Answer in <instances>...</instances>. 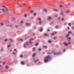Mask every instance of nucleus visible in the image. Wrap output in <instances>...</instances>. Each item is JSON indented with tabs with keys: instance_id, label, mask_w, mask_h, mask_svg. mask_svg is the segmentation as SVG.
I'll use <instances>...</instances> for the list:
<instances>
[{
	"instance_id": "obj_2",
	"label": "nucleus",
	"mask_w": 74,
	"mask_h": 74,
	"mask_svg": "<svg viewBox=\"0 0 74 74\" xmlns=\"http://www.w3.org/2000/svg\"><path fill=\"white\" fill-rule=\"evenodd\" d=\"M2 11L3 12L5 13V14H7V12H8V10H7V9H5L3 8L2 9Z\"/></svg>"
},
{
	"instance_id": "obj_22",
	"label": "nucleus",
	"mask_w": 74,
	"mask_h": 74,
	"mask_svg": "<svg viewBox=\"0 0 74 74\" xmlns=\"http://www.w3.org/2000/svg\"><path fill=\"white\" fill-rule=\"evenodd\" d=\"M68 33V34H69V33L71 34V31H69Z\"/></svg>"
},
{
	"instance_id": "obj_36",
	"label": "nucleus",
	"mask_w": 74,
	"mask_h": 74,
	"mask_svg": "<svg viewBox=\"0 0 74 74\" xmlns=\"http://www.w3.org/2000/svg\"><path fill=\"white\" fill-rule=\"evenodd\" d=\"M3 51V49L2 48L1 50V51L2 52V51Z\"/></svg>"
},
{
	"instance_id": "obj_7",
	"label": "nucleus",
	"mask_w": 74,
	"mask_h": 74,
	"mask_svg": "<svg viewBox=\"0 0 74 74\" xmlns=\"http://www.w3.org/2000/svg\"><path fill=\"white\" fill-rule=\"evenodd\" d=\"M44 36H48V34L47 33H45L44 34Z\"/></svg>"
},
{
	"instance_id": "obj_50",
	"label": "nucleus",
	"mask_w": 74,
	"mask_h": 74,
	"mask_svg": "<svg viewBox=\"0 0 74 74\" xmlns=\"http://www.w3.org/2000/svg\"><path fill=\"white\" fill-rule=\"evenodd\" d=\"M21 24L22 23H23V21H21Z\"/></svg>"
},
{
	"instance_id": "obj_35",
	"label": "nucleus",
	"mask_w": 74,
	"mask_h": 74,
	"mask_svg": "<svg viewBox=\"0 0 74 74\" xmlns=\"http://www.w3.org/2000/svg\"><path fill=\"white\" fill-rule=\"evenodd\" d=\"M38 51H41V48H39L38 49Z\"/></svg>"
},
{
	"instance_id": "obj_47",
	"label": "nucleus",
	"mask_w": 74,
	"mask_h": 74,
	"mask_svg": "<svg viewBox=\"0 0 74 74\" xmlns=\"http://www.w3.org/2000/svg\"><path fill=\"white\" fill-rule=\"evenodd\" d=\"M12 20H13L14 21V20H15V18H12Z\"/></svg>"
},
{
	"instance_id": "obj_57",
	"label": "nucleus",
	"mask_w": 74,
	"mask_h": 74,
	"mask_svg": "<svg viewBox=\"0 0 74 74\" xmlns=\"http://www.w3.org/2000/svg\"><path fill=\"white\" fill-rule=\"evenodd\" d=\"M1 65H0V68L1 67Z\"/></svg>"
},
{
	"instance_id": "obj_42",
	"label": "nucleus",
	"mask_w": 74,
	"mask_h": 74,
	"mask_svg": "<svg viewBox=\"0 0 74 74\" xmlns=\"http://www.w3.org/2000/svg\"><path fill=\"white\" fill-rule=\"evenodd\" d=\"M62 21H64V18H62Z\"/></svg>"
},
{
	"instance_id": "obj_6",
	"label": "nucleus",
	"mask_w": 74,
	"mask_h": 74,
	"mask_svg": "<svg viewBox=\"0 0 74 74\" xmlns=\"http://www.w3.org/2000/svg\"><path fill=\"white\" fill-rule=\"evenodd\" d=\"M59 53H54V55H59Z\"/></svg>"
},
{
	"instance_id": "obj_21",
	"label": "nucleus",
	"mask_w": 74,
	"mask_h": 74,
	"mask_svg": "<svg viewBox=\"0 0 74 74\" xmlns=\"http://www.w3.org/2000/svg\"><path fill=\"white\" fill-rule=\"evenodd\" d=\"M1 25H2V26H3V25H4V23H0Z\"/></svg>"
},
{
	"instance_id": "obj_40",
	"label": "nucleus",
	"mask_w": 74,
	"mask_h": 74,
	"mask_svg": "<svg viewBox=\"0 0 74 74\" xmlns=\"http://www.w3.org/2000/svg\"><path fill=\"white\" fill-rule=\"evenodd\" d=\"M9 40H10V41H12V39H9Z\"/></svg>"
},
{
	"instance_id": "obj_51",
	"label": "nucleus",
	"mask_w": 74,
	"mask_h": 74,
	"mask_svg": "<svg viewBox=\"0 0 74 74\" xmlns=\"http://www.w3.org/2000/svg\"><path fill=\"white\" fill-rule=\"evenodd\" d=\"M72 29H74V27H72Z\"/></svg>"
},
{
	"instance_id": "obj_29",
	"label": "nucleus",
	"mask_w": 74,
	"mask_h": 74,
	"mask_svg": "<svg viewBox=\"0 0 74 74\" xmlns=\"http://www.w3.org/2000/svg\"><path fill=\"white\" fill-rule=\"evenodd\" d=\"M20 57L21 58H23V55H21L20 56Z\"/></svg>"
},
{
	"instance_id": "obj_31",
	"label": "nucleus",
	"mask_w": 74,
	"mask_h": 74,
	"mask_svg": "<svg viewBox=\"0 0 74 74\" xmlns=\"http://www.w3.org/2000/svg\"><path fill=\"white\" fill-rule=\"evenodd\" d=\"M43 47L45 48H47V46H44Z\"/></svg>"
},
{
	"instance_id": "obj_45",
	"label": "nucleus",
	"mask_w": 74,
	"mask_h": 74,
	"mask_svg": "<svg viewBox=\"0 0 74 74\" xmlns=\"http://www.w3.org/2000/svg\"><path fill=\"white\" fill-rule=\"evenodd\" d=\"M5 63V62H4L3 63V64H4Z\"/></svg>"
},
{
	"instance_id": "obj_18",
	"label": "nucleus",
	"mask_w": 74,
	"mask_h": 74,
	"mask_svg": "<svg viewBox=\"0 0 74 74\" xmlns=\"http://www.w3.org/2000/svg\"><path fill=\"white\" fill-rule=\"evenodd\" d=\"M5 68L6 69H8V68H9V67H8V66H6L5 67Z\"/></svg>"
},
{
	"instance_id": "obj_24",
	"label": "nucleus",
	"mask_w": 74,
	"mask_h": 74,
	"mask_svg": "<svg viewBox=\"0 0 74 74\" xmlns=\"http://www.w3.org/2000/svg\"><path fill=\"white\" fill-rule=\"evenodd\" d=\"M54 35H55V34H54V33H53L51 34V36H54Z\"/></svg>"
},
{
	"instance_id": "obj_8",
	"label": "nucleus",
	"mask_w": 74,
	"mask_h": 74,
	"mask_svg": "<svg viewBox=\"0 0 74 74\" xmlns=\"http://www.w3.org/2000/svg\"><path fill=\"white\" fill-rule=\"evenodd\" d=\"M29 41H32V40H34V38H31L29 39Z\"/></svg>"
},
{
	"instance_id": "obj_38",
	"label": "nucleus",
	"mask_w": 74,
	"mask_h": 74,
	"mask_svg": "<svg viewBox=\"0 0 74 74\" xmlns=\"http://www.w3.org/2000/svg\"><path fill=\"white\" fill-rule=\"evenodd\" d=\"M71 23H69V26H71Z\"/></svg>"
},
{
	"instance_id": "obj_61",
	"label": "nucleus",
	"mask_w": 74,
	"mask_h": 74,
	"mask_svg": "<svg viewBox=\"0 0 74 74\" xmlns=\"http://www.w3.org/2000/svg\"><path fill=\"white\" fill-rule=\"evenodd\" d=\"M35 48L34 47V48H33V49H35Z\"/></svg>"
},
{
	"instance_id": "obj_60",
	"label": "nucleus",
	"mask_w": 74,
	"mask_h": 74,
	"mask_svg": "<svg viewBox=\"0 0 74 74\" xmlns=\"http://www.w3.org/2000/svg\"><path fill=\"white\" fill-rule=\"evenodd\" d=\"M25 45H26V44H25L24 45V46H25Z\"/></svg>"
},
{
	"instance_id": "obj_14",
	"label": "nucleus",
	"mask_w": 74,
	"mask_h": 74,
	"mask_svg": "<svg viewBox=\"0 0 74 74\" xmlns=\"http://www.w3.org/2000/svg\"><path fill=\"white\" fill-rule=\"evenodd\" d=\"M44 10H45V12H47V9L45 8H44Z\"/></svg>"
},
{
	"instance_id": "obj_12",
	"label": "nucleus",
	"mask_w": 74,
	"mask_h": 74,
	"mask_svg": "<svg viewBox=\"0 0 74 74\" xmlns=\"http://www.w3.org/2000/svg\"><path fill=\"white\" fill-rule=\"evenodd\" d=\"M66 12L67 13H69V12H70V10H68L66 11Z\"/></svg>"
},
{
	"instance_id": "obj_16",
	"label": "nucleus",
	"mask_w": 74,
	"mask_h": 74,
	"mask_svg": "<svg viewBox=\"0 0 74 74\" xmlns=\"http://www.w3.org/2000/svg\"><path fill=\"white\" fill-rule=\"evenodd\" d=\"M5 10H8V7H7V6H6V7L5 8Z\"/></svg>"
},
{
	"instance_id": "obj_11",
	"label": "nucleus",
	"mask_w": 74,
	"mask_h": 74,
	"mask_svg": "<svg viewBox=\"0 0 74 74\" xmlns=\"http://www.w3.org/2000/svg\"><path fill=\"white\" fill-rule=\"evenodd\" d=\"M21 63L22 64H25V63H24V62H23V61H21Z\"/></svg>"
},
{
	"instance_id": "obj_32",
	"label": "nucleus",
	"mask_w": 74,
	"mask_h": 74,
	"mask_svg": "<svg viewBox=\"0 0 74 74\" xmlns=\"http://www.w3.org/2000/svg\"><path fill=\"white\" fill-rule=\"evenodd\" d=\"M48 19H51V18L50 17H49L48 18Z\"/></svg>"
},
{
	"instance_id": "obj_54",
	"label": "nucleus",
	"mask_w": 74,
	"mask_h": 74,
	"mask_svg": "<svg viewBox=\"0 0 74 74\" xmlns=\"http://www.w3.org/2000/svg\"><path fill=\"white\" fill-rule=\"evenodd\" d=\"M68 30H69V27H68Z\"/></svg>"
},
{
	"instance_id": "obj_52",
	"label": "nucleus",
	"mask_w": 74,
	"mask_h": 74,
	"mask_svg": "<svg viewBox=\"0 0 74 74\" xmlns=\"http://www.w3.org/2000/svg\"><path fill=\"white\" fill-rule=\"evenodd\" d=\"M14 51H16V49H14Z\"/></svg>"
},
{
	"instance_id": "obj_28",
	"label": "nucleus",
	"mask_w": 74,
	"mask_h": 74,
	"mask_svg": "<svg viewBox=\"0 0 74 74\" xmlns=\"http://www.w3.org/2000/svg\"><path fill=\"white\" fill-rule=\"evenodd\" d=\"M68 36H69V34H67L66 37V38L68 37Z\"/></svg>"
},
{
	"instance_id": "obj_20",
	"label": "nucleus",
	"mask_w": 74,
	"mask_h": 74,
	"mask_svg": "<svg viewBox=\"0 0 74 74\" xmlns=\"http://www.w3.org/2000/svg\"><path fill=\"white\" fill-rule=\"evenodd\" d=\"M49 43H51V40H49L48 41Z\"/></svg>"
},
{
	"instance_id": "obj_25",
	"label": "nucleus",
	"mask_w": 74,
	"mask_h": 74,
	"mask_svg": "<svg viewBox=\"0 0 74 74\" xmlns=\"http://www.w3.org/2000/svg\"><path fill=\"white\" fill-rule=\"evenodd\" d=\"M11 47V45H9L8 46V48H9V47Z\"/></svg>"
},
{
	"instance_id": "obj_15",
	"label": "nucleus",
	"mask_w": 74,
	"mask_h": 74,
	"mask_svg": "<svg viewBox=\"0 0 74 74\" xmlns=\"http://www.w3.org/2000/svg\"><path fill=\"white\" fill-rule=\"evenodd\" d=\"M12 54H13V55H16V53H15L14 52H12Z\"/></svg>"
},
{
	"instance_id": "obj_56",
	"label": "nucleus",
	"mask_w": 74,
	"mask_h": 74,
	"mask_svg": "<svg viewBox=\"0 0 74 74\" xmlns=\"http://www.w3.org/2000/svg\"><path fill=\"white\" fill-rule=\"evenodd\" d=\"M26 44H27V42H26Z\"/></svg>"
},
{
	"instance_id": "obj_58",
	"label": "nucleus",
	"mask_w": 74,
	"mask_h": 74,
	"mask_svg": "<svg viewBox=\"0 0 74 74\" xmlns=\"http://www.w3.org/2000/svg\"><path fill=\"white\" fill-rule=\"evenodd\" d=\"M16 27H17V26L16 25Z\"/></svg>"
},
{
	"instance_id": "obj_64",
	"label": "nucleus",
	"mask_w": 74,
	"mask_h": 74,
	"mask_svg": "<svg viewBox=\"0 0 74 74\" xmlns=\"http://www.w3.org/2000/svg\"><path fill=\"white\" fill-rule=\"evenodd\" d=\"M10 51H11V50H10Z\"/></svg>"
},
{
	"instance_id": "obj_30",
	"label": "nucleus",
	"mask_w": 74,
	"mask_h": 74,
	"mask_svg": "<svg viewBox=\"0 0 74 74\" xmlns=\"http://www.w3.org/2000/svg\"><path fill=\"white\" fill-rule=\"evenodd\" d=\"M24 17H26L27 16V15H26V14H25L24 15Z\"/></svg>"
},
{
	"instance_id": "obj_5",
	"label": "nucleus",
	"mask_w": 74,
	"mask_h": 74,
	"mask_svg": "<svg viewBox=\"0 0 74 74\" xmlns=\"http://www.w3.org/2000/svg\"><path fill=\"white\" fill-rule=\"evenodd\" d=\"M26 26H30V24L29 23H26Z\"/></svg>"
},
{
	"instance_id": "obj_55",
	"label": "nucleus",
	"mask_w": 74,
	"mask_h": 74,
	"mask_svg": "<svg viewBox=\"0 0 74 74\" xmlns=\"http://www.w3.org/2000/svg\"><path fill=\"white\" fill-rule=\"evenodd\" d=\"M48 53V54H49V53H50V52H49V53Z\"/></svg>"
},
{
	"instance_id": "obj_59",
	"label": "nucleus",
	"mask_w": 74,
	"mask_h": 74,
	"mask_svg": "<svg viewBox=\"0 0 74 74\" xmlns=\"http://www.w3.org/2000/svg\"><path fill=\"white\" fill-rule=\"evenodd\" d=\"M33 51H35V50H33Z\"/></svg>"
},
{
	"instance_id": "obj_46",
	"label": "nucleus",
	"mask_w": 74,
	"mask_h": 74,
	"mask_svg": "<svg viewBox=\"0 0 74 74\" xmlns=\"http://www.w3.org/2000/svg\"><path fill=\"white\" fill-rule=\"evenodd\" d=\"M69 44H71V42H69L68 43Z\"/></svg>"
},
{
	"instance_id": "obj_4",
	"label": "nucleus",
	"mask_w": 74,
	"mask_h": 74,
	"mask_svg": "<svg viewBox=\"0 0 74 74\" xmlns=\"http://www.w3.org/2000/svg\"><path fill=\"white\" fill-rule=\"evenodd\" d=\"M38 19H39L40 22V24H41V23H42V21H41V18L40 17L38 18Z\"/></svg>"
},
{
	"instance_id": "obj_43",
	"label": "nucleus",
	"mask_w": 74,
	"mask_h": 74,
	"mask_svg": "<svg viewBox=\"0 0 74 74\" xmlns=\"http://www.w3.org/2000/svg\"><path fill=\"white\" fill-rule=\"evenodd\" d=\"M22 4H23V5H25V3H23Z\"/></svg>"
},
{
	"instance_id": "obj_13",
	"label": "nucleus",
	"mask_w": 74,
	"mask_h": 74,
	"mask_svg": "<svg viewBox=\"0 0 74 74\" xmlns=\"http://www.w3.org/2000/svg\"><path fill=\"white\" fill-rule=\"evenodd\" d=\"M36 56V53H34L33 54L32 56H33V57H34V56Z\"/></svg>"
},
{
	"instance_id": "obj_19",
	"label": "nucleus",
	"mask_w": 74,
	"mask_h": 74,
	"mask_svg": "<svg viewBox=\"0 0 74 74\" xmlns=\"http://www.w3.org/2000/svg\"><path fill=\"white\" fill-rule=\"evenodd\" d=\"M53 10L55 11H58V10L56 9H53Z\"/></svg>"
},
{
	"instance_id": "obj_44",
	"label": "nucleus",
	"mask_w": 74,
	"mask_h": 74,
	"mask_svg": "<svg viewBox=\"0 0 74 74\" xmlns=\"http://www.w3.org/2000/svg\"><path fill=\"white\" fill-rule=\"evenodd\" d=\"M7 41V39H6L5 40V41Z\"/></svg>"
},
{
	"instance_id": "obj_37",
	"label": "nucleus",
	"mask_w": 74,
	"mask_h": 74,
	"mask_svg": "<svg viewBox=\"0 0 74 74\" xmlns=\"http://www.w3.org/2000/svg\"><path fill=\"white\" fill-rule=\"evenodd\" d=\"M62 7H63V6L62 5H60V7L61 8H62Z\"/></svg>"
},
{
	"instance_id": "obj_3",
	"label": "nucleus",
	"mask_w": 74,
	"mask_h": 74,
	"mask_svg": "<svg viewBox=\"0 0 74 74\" xmlns=\"http://www.w3.org/2000/svg\"><path fill=\"white\" fill-rule=\"evenodd\" d=\"M16 5H17L18 6H20V7H22V5L21 3H17L16 4Z\"/></svg>"
},
{
	"instance_id": "obj_63",
	"label": "nucleus",
	"mask_w": 74,
	"mask_h": 74,
	"mask_svg": "<svg viewBox=\"0 0 74 74\" xmlns=\"http://www.w3.org/2000/svg\"><path fill=\"white\" fill-rule=\"evenodd\" d=\"M1 57H0V59H1Z\"/></svg>"
},
{
	"instance_id": "obj_23",
	"label": "nucleus",
	"mask_w": 74,
	"mask_h": 74,
	"mask_svg": "<svg viewBox=\"0 0 74 74\" xmlns=\"http://www.w3.org/2000/svg\"><path fill=\"white\" fill-rule=\"evenodd\" d=\"M37 45H38V43H36L35 44V46H37Z\"/></svg>"
},
{
	"instance_id": "obj_62",
	"label": "nucleus",
	"mask_w": 74,
	"mask_h": 74,
	"mask_svg": "<svg viewBox=\"0 0 74 74\" xmlns=\"http://www.w3.org/2000/svg\"><path fill=\"white\" fill-rule=\"evenodd\" d=\"M73 25H74V23H73Z\"/></svg>"
},
{
	"instance_id": "obj_9",
	"label": "nucleus",
	"mask_w": 74,
	"mask_h": 74,
	"mask_svg": "<svg viewBox=\"0 0 74 74\" xmlns=\"http://www.w3.org/2000/svg\"><path fill=\"white\" fill-rule=\"evenodd\" d=\"M64 44L65 45H66V46H67V45H68V44L66 43L65 42L64 43Z\"/></svg>"
},
{
	"instance_id": "obj_10",
	"label": "nucleus",
	"mask_w": 74,
	"mask_h": 74,
	"mask_svg": "<svg viewBox=\"0 0 74 74\" xmlns=\"http://www.w3.org/2000/svg\"><path fill=\"white\" fill-rule=\"evenodd\" d=\"M67 39H68V40L69 41H70V39H71L70 38V37L68 38Z\"/></svg>"
},
{
	"instance_id": "obj_48",
	"label": "nucleus",
	"mask_w": 74,
	"mask_h": 74,
	"mask_svg": "<svg viewBox=\"0 0 74 74\" xmlns=\"http://www.w3.org/2000/svg\"><path fill=\"white\" fill-rule=\"evenodd\" d=\"M58 19H59V20H60V18H58Z\"/></svg>"
},
{
	"instance_id": "obj_49",
	"label": "nucleus",
	"mask_w": 74,
	"mask_h": 74,
	"mask_svg": "<svg viewBox=\"0 0 74 74\" xmlns=\"http://www.w3.org/2000/svg\"><path fill=\"white\" fill-rule=\"evenodd\" d=\"M36 15V13H34V15L35 16Z\"/></svg>"
},
{
	"instance_id": "obj_26",
	"label": "nucleus",
	"mask_w": 74,
	"mask_h": 74,
	"mask_svg": "<svg viewBox=\"0 0 74 74\" xmlns=\"http://www.w3.org/2000/svg\"><path fill=\"white\" fill-rule=\"evenodd\" d=\"M42 28H41L40 30V32H42Z\"/></svg>"
},
{
	"instance_id": "obj_33",
	"label": "nucleus",
	"mask_w": 74,
	"mask_h": 74,
	"mask_svg": "<svg viewBox=\"0 0 74 74\" xmlns=\"http://www.w3.org/2000/svg\"><path fill=\"white\" fill-rule=\"evenodd\" d=\"M53 39L54 40H55V39H56V37H53Z\"/></svg>"
},
{
	"instance_id": "obj_53",
	"label": "nucleus",
	"mask_w": 74,
	"mask_h": 74,
	"mask_svg": "<svg viewBox=\"0 0 74 74\" xmlns=\"http://www.w3.org/2000/svg\"><path fill=\"white\" fill-rule=\"evenodd\" d=\"M48 32H49V30L48 29L47 30Z\"/></svg>"
},
{
	"instance_id": "obj_1",
	"label": "nucleus",
	"mask_w": 74,
	"mask_h": 74,
	"mask_svg": "<svg viewBox=\"0 0 74 74\" xmlns=\"http://www.w3.org/2000/svg\"><path fill=\"white\" fill-rule=\"evenodd\" d=\"M45 59L44 60V62L45 63H46V62H48V60H49V59H50V56H47L45 58Z\"/></svg>"
},
{
	"instance_id": "obj_41",
	"label": "nucleus",
	"mask_w": 74,
	"mask_h": 74,
	"mask_svg": "<svg viewBox=\"0 0 74 74\" xmlns=\"http://www.w3.org/2000/svg\"><path fill=\"white\" fill-rule=\"evenodd\" d=\"M6 7V6H5V5H4L3 6V8H5V7Z\"/></svg>"
},
{
	"instance_id": "obj_34",
	"label": "nucleus",
	"mask_w": 74,
	"mask_h": 74,
	"mask_svg": "<svg viewBox=\"0 0 74 74\" xmlns=\"http://www.w3.org/2000/svg\"><path fill=\"white\" fill-rule=\"evenodd\" d=\"M20 40L21 41H23V39H20Z\"/></svg>"
},
{
	"instance_id": "obj_17",
	"label": "nucleus",
	"mask_w": 74,
	"mask_h": 74,
	"mask_svg": "<svg viewBox=\"0 0 74 74\" xmlns=\"http://www.w3.org/2000/svg\"><path fill=\"white\" fill-rule=\"evenodd\" d=\"M34 12L33 11V10H31L30 11V12L31 13H33Z\"/></svg>"
},
{
	"instance_id": "obj_27",
	"label": "nucleus",
	"mask_w": 74,
	"mask_h": 74,
	"mask_svg": "<svg viewBox=\"0 0 74 74\" xmlns=\"http://www.w3.org/2000/svg\"><path fill=\"white\" fill-rule=\"evenodd\" d=\"M37 61H38V60H35L34 61V63H36V62H37Z\"/></svg>"
},
{
	"instance_id": "obj_39",
	"label": "nucleus",
	"mask_w": 74,
	"mask_h": 74,
	"mask_svg": "<svg viewBox=\"0 0 74 74\" xmlns=\"http://www.w3.org/2000/svg\"><path fill=\"white\" fill-rule=\"evenodd\" d=\"M32 42L31 41H30L29 42V44H31Z\"/></svg>"
}]
</instances>
